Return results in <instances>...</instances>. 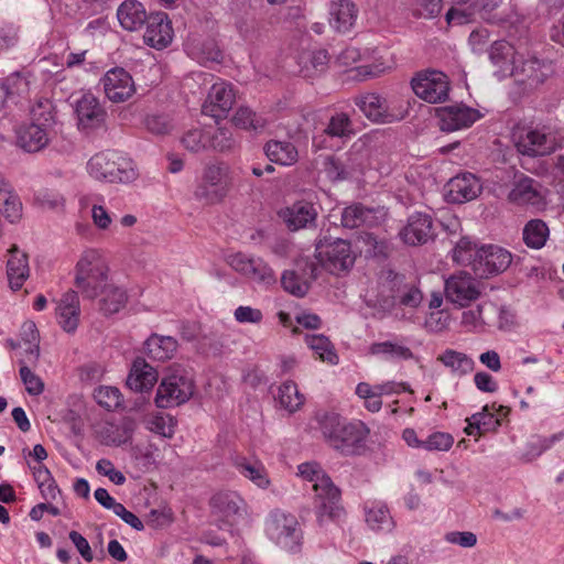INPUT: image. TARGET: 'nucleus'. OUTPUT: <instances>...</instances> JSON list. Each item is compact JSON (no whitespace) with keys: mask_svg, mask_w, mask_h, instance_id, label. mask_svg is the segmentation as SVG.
Returning <instances> with one entry per match:
<instances>
[{"mask_svg":"<svg viewBox=\"0 0 564 564\" xmlns=\"http://www.w3.org/2000/svg\"><path fill=\"white\" fill-rule=\"evenodd\" d=\"M489 58L497 66L500 76H507L519 59L516 57L514 47L506 41H496L490 47Z\"/></svg>","mask_w":564,"mask_h":564,"instance_id":"34","label":"nucleus"},{"mask_svg":"<svg viewBox=\"0 0 564 564\" xmlns=\"http://www.w3.org/2000/svg\"><path fill=\"white\" fill-rule=\"evenodd\" d=\"M305 341L307 346L318 354L319 358L323 361H327L328 364L335 365L338 361V356L336 355L329 339L324 335H307L305 337Z\"/></svg>","mask_w":564,"mask_h":564,"instance_id":"47","label":"nucleus"},{"mask_svg":"<svg viewBox=\"0 0 564 564\" xmlns=\"http://www.w3.org/2000/svg\"><path fill=\"white\" fill-rule=\"evenodd\" d=\"M156 381V370L144 359L137 358L127 378L128 387L133 391L143 392L152 389Z\"/></svg>","mask_w":564,"mask_h":564,"instance_id":"30","label":"nucleus"},{"mask_svg":"<svg viewBox=\"0 0 564 564\" xmlns=\"http://www.w3.org/2000/svg\"><path fill=\"white\" fill-rule=\"evenodd\" d=\"M194 393V381L184 371L177 370L162 379L155 395L158 408L167 409L187 402Z\"/></svg>","mask_w":564,"mask_h":564,"instance_id":"9","label":"nucleus"},{"mask_svg":"<svg viewBox=\"0 0 564 564\" xmlns=\"http://www.w3.org/2000/svg\"><path fill=\"white\" fill-rule=\"evenodd\" d=\"M175 425V419L171 415L164 414H156L148 422V427L151 432L167 438H171L174 435Z\"/></svg>","mask_w":564,"mask_h":564,"instance_id":"55","label":"nucleus"},{"mask_svg":"<svg viewBox=\"0 0 564 564\" xmlns=\"http://www.w3.org/2000/svg\"><path fill=\"white\" fill-rule=\"evenodd\" d=\"M144 24L147 25V30L143 40L147 45L156 50H163L171 44L173 40V29L166 13H151Z\"/></svg>","mask_w":564,"mask_h":564,"instance_id":"18","label":"nucleus"},{"mask_svg":"<svg viewBox=\"0 0 564 564\" xmlns=\"http://www.w3.org/2000/svg\"><path fill=\"white\" fill-rule=\"evenodd\" d=\"M479 180L471 173L458 174L446 184V197L449 202L463 204L476 198L481 192Z\"/></svg>","mask_w":564,"mask_h":564,"instance_id":"22","label":"nucleus"},{"mask_svg":"<svg viewBox=\"0 0 564 564\" xmlns=\"http://www.w3.org/2000/svg\"><path fill=\"white\" fill-rule=\"evenodd\" d=\"M235 102V94L230 85L216 83L212 86L203 105V113L219 119L226 116Z\"/></svg>","mask_w":564,"mask_h":564,"instance_id":"23","label":"nucleus"},{"mask_svg":"<svg viewBox=\"0 0 564 564\" xmlns=\"http://www.w3.org/2000/svg\"><path fill=\"white\" fill-rule=\"evenodd\" d=\"M517 150L529 156H543L556 149L555 138L539 130H527L516 137Z\"/></svg>","mask_w":564,"mask_h":564,"instance_id":"17","label":"nucleus"},{"mask_svg":"<svg viewBox=\"0 0 564 564\" xmlns=\"http://www.w3.org/2000/svg\"><path fill=\"white\" fill-rule=\"evenodd\" d=\"M263 151L271 162L281 165H292L299 159V152L290 141L270 140L264 144Z\"/></svg>","mask_w":564,"mask_h":564,"instance_id":"38","label":"nucleus"},{"mask_svg":"<svg viewBox=\"0 0 564 564\" xmlns=\"http://www.w3.org/2000/svg\"><path fill=\"white\" fill-rule=\"evenodd\" d=\"M183 145L191 152L208 149V130L193 129L182 138Z\"/></svg>","mask_w":564,"mask_h":564,"instance_id":"56","label":"nucleus"},{"mask_svg":"<svg viewBox=\"0 0 564 564\" xmlns=\"http://www.w3.org/2000/svg\"><path fill=\"white\" fill-rule=\"evenodd\" d=\"M323 132L327 137L341 140L350 139L355 135L354 123L350 117L345 112L333 115Z\"/></svg>","mask_w":564,"mask_h":564,"instance_id":"45","label":"nucleus"},{"mask_svg":"<svg viewBox=\"0 0 564 564\" xmlns=\"http://www.w3.org/2000/svg\"><path fill=\"white\" fill-rule=\"evenodd\" d=\"M366 522L373 531L390 532L394 521L386 506H373L366 510Z\"/></svg>","mask_w":564,"mask_h":564,"instance_id":"46","label":"nucleus"},{"mask_svg":"<svg viewBox=\"0 0 564 564\" xmlns=\"http://www.w3.org/2000/svg\"><path fill=\"white\" fill-rule=\"evenodd\" d=\"M20 336L25 344L31 345L26 350V354L30 356V360L33 359L36 361L40 356V334L35 323L32 321H25L20 328Z\"/></svg>","mask_w":564,"mask_h":564,"instance_id":"51","label":"nucleus"},{"mask_svg":"<svg viewBox=\"0 0 564 564\" xmlns=\"http://www.w3.org/2000/svg\"><path fill=\"white\" fill-rule=\"evenodd\" d=\"M299 475L313 482L314 509L318 524L335 521L344 514L340 503V490L334 485L330 477L317 463H303L299 465Z\"/></svg>","mask_w":564,"mask_h":564,"instance_id":"2","label":"nucleus"},{"mask_svg":"<svg viewBox=\"0 0 564 564\" xmlns=\"http://www.w3.org/2000/svg\"><path fill=\"white\" fill-rule=\"evenodd\" d=\"M120 156L118 153H98L88 161L87 170L94 178L111 183Z\"/></svg>","mask_w":564,"mask_h":564,"instance_id":"37","label":"nucleus"},{"mask_svg":"<svg viewBox=\"0 0 564 564\" xmlns=\"http://www.w3.org/2000/svg\"><path fill=\"white\" fill-rule=\"evenodd\" d=\"M438 126L442 131H456L468 128L480 118L477 109L463 104L440 107L436 109Z\"/></svg>","mask_w":564,"mask_h":564,"instance_id":"15","label":"nucleus"},{"mask_svg":"<svg viewBox=\"0 0 564 564\" xmlns=\"http://www.w3.org/2000/svg\"><path fill=\"white\" fill-rule=\"evenodd\" d=\"M279 216L290 230L295 231L314 224L317 212L312 203L301 200L280 210Z\"/></svg>","mask_w":564,"mask_h":564,"instance_id":"26","label":"nucleus"},{"mask_svg":"<svg viewBox=\"0 0 564 564\" xmlns=\"http://www.w3.org/2000/svg\"><path fill=\"white\" fill-rule=\"evenodd\" d=\"M444 293L447 301L459 307H467L481 294L478 283L467 272L451 275L445 281Z\"/></svg>","mask_w":564,"mask_h":564,"instance_id":"12","label":"nucleus"},{"mask_svg":"<svg viewBox=\"0 0 564 564\" xmlns=\"http://www.w3.org/2000/svg\"><path fill=\"white\" fill-rule=\"evenodd\" d=\"M145 127L149 132L156 135H164L172 131L173 124L165 115H151L145 118Z\"/></svg>","mask_w":564,"mask_h":564,"instance_id":"62","label":"nucleus"},{"mask_svg":"<svg viewBox=\"0 0 564 564\" xmlns=\"http://www.w3.org/2000/svg\"><path fill=\"white\" fill-rule=\"evenodd\" d=\"M329 62L325 50L306 53L301 56V73L304 77H313L326 70Z\"/></svg>","mask_w":564,"mask_h":564,"instance_id":"44","label":"nucleus"},{"mask_svg":"<svg viewBox=\"0 0 564 564\" xmlns=\"http://www.w3.org/2000/svg\"><path fill=\"white\" fill-rule=\"evenodd\" d=\"M94 398L106 410H115L121 405V392L115 387H99L95 390Z\"/></svg>","mask_w":564,"mask_h":564,"instance_id":"54","label":"nucleus"},{"mask_svg":"<svg viewBox=\"0 0 564 564\" xmlns=\"http://www.w3.org/2000/svg\"><path fill=\"white\" fill-rule=\"evenodd\" d=\"M453 259L458 264L470 267L476 276L487 279L506 271L512 256L501 247L489 245L477 248L467 238H462L454 248Z\"/></svg>","mask_w":564,"mask_h":564,"instance_id":"1","label":"nucleus"},{"mask_svg":"<svg viewBox=\"0 0 564 564\" xmlns=\"http://www.w3.org/2000/svg\"><path fill=\"white\" fill-rule=\"evenodd\" d=\"M0 204L2 215L11 224H17L22 218V203L12 186L3 178L0 180Z\"/></svg>","mask_w":564,"mask_h":564,"instance_id":"39","label":"nucleus"},{"mask_svg":"<svg viewBox=\"0 0 564 564\" xmlns=\"http://www.w3.org/2000/svg\"><path fill=\"white\" fill-rule=\"evenodd\" d=\"M75 112L79 130L86 133L98 130L106 123L107 111L91 94H85L77 100Z\"/></svg>","mask_w":564,"mask_h":564,"instance_id":"13","label":"nucleus"},{"mask_svg":"<svg viewBox=\"0 0 564 564\" xmlns=\"http://www.w3.org/2000/svg\"><path fill=\"white\" fill-rule=\"evenodd\" d=\"M552 72L551 63L530 57L521 62L518 61L509 75L519 86L523 87V91L528 93L540 87Z\"/></svg>","mask_w":564,"mask_h":564,"instance_id":"11","label":"nucleus"},{"mask_svg":"<svg viewBox=\"0 0 564 564\" xmlns=\"http://www.w3.org/2000/svg\"><path fill=\"white\" fill-rule=\"evenodd\" d=\"M377 210L366 207L360 203L351 204L341 212V225L345 228L354 229L361 226L373 227L378 225Z\"/></svg>","mask_w":564,"mask_h":564,"instance_id":"31","label":"nucleus"},{"mask_svg":"<svg viewBox=\"0 0 564 564\" xmlns=\"http://www.w3.org/2000/svg\"><path fill=\"white\" fill-rule=\"evenodd\" d=\"M236 127L245 130H261L265 127L267 120L257 115L248 107H240L232 117Z\"/></svg>","mask_w":564,"mask_h":564,"instance_id":"48","label":"nucleus"},{"mask_svg":"<svg viewBox=\"0 0 564 564\" xmlns=\"http://www.w3.org/2000/svg\"><path fill=\"white\" fill-rule=\"evenodd\" d=\"M370 352L372 355H388L392 359L408 360L413 357L410 348L392 341L373 343L370 346Z\"/></svg>","mask_w":564,"mask_h":564,"instance_id":"49","label":"nucleus"},{"mask_svg":"<svg viewBox=\"0 0 564 564\" xmlns=\"http://www.w3.org/2000/svg\"><path fill=\"white\" fill-rule=\"evenodd\" d=\"M29 272L28 256L20 252L19 249L13 246L10 249V258L7 262V275L10 288L13 291L20 290L24 281L29 278Z\"/></svg>","mask_w":564,"mask_h":564,"instance_id":"33","label":"nucleus"},{"mask_svg":"<svg viewBox=\"0 0 564 564\" xmlns=\"http://www.w3.org/2000/svg\"><path fill=\"white\" fill-rule=\"evenodd\" d=\"M454 443V438L448 433L435 432L431 434L423 444L426 451H448Z\"/></svg>","mask_w":564,"mask_h":564,"instance_id":"63","label":"nucleus"},{"mask_svg":"<svg viewBox=\"0 0 564 564\" xmlns=\"http://www.w3.org/2000/svg\"><path fill=\"white\" fill-rule=\"evenodd\" d=\"M104 91L112 102H123L134 93V83L123 68H112L101 79Z\"/></svg>","mask_w":564,"mask_h":564,"instance_id":"20","label":"nucleus"},{"mask_svg":"<svg viewBox=\"0 0 564 564\" xmlns=\"http://www.w3.org/2000/svg\"><path fill=\"white\" fill-rule=\"evenodd\" d=\"M100 296L98 305L99 312L105 316H110L122 310L128 301L127 292L112 283H105L99 290Z\"/></svg>","mask_w":564,"mask_h":564,"instance_id":"32","label":"nucleus"},{"mask_svg":"<svg viewBox=\"0 0 564 564\" xmlns=\"http://www.w3.org/2000/svg\"><path fill=\"white\" fill-rule=\"evenodd\" d=\"M550 230L542 219L529 220L522 230L523 242L531 249L539 250L545 246Z\"/></svg>","mask_w":564,"mask_h":564,"instance_id":"41","label":"nucleus"},{"mask_svg":"<svg viewBox=\"0 0 564 564\" xmlns=\"http://www.w3.org/2000/svg\"><path fill=\"white\" fill-rule=\"evenodd\" d=\"M235 466L243 477L248 478L259 488L265 489L270 486L267 469L261 462L239 457L235 460Z\"/></svg>","mask_w":564,"mask_h":564,"instance_id":"40","label":"nucleus"},{"mask_svg":"<svg viewBox=\"0 0 564 564\" xmlns=\"http://www.w3.org/2000/svg\"><path fill=\"white\" fill-rule=\"evenodd\" d=\"M232 185L231 171L228 164L218 162L204 169L202 181L197 185L194 196L207 205L221 203L228 195Z\"/></svg>","mask_w":564,"mask_h":564,"instance_id":"7","label":"nucleus"},{"mask_svg":"<svg viewBox=\"0 0 564 564\" xmlns=\"http://www.w3.org/2000/svg\"><path fill=\"white\" fill-rule=\"evenodd\" d=\"M275 400L280 408L289 413H294L304 403V397L299 392L297 386L293 381H286L279 387Z\"/></svg>","mask_w":564,"mask_h":564,"instance_id":"42","label":"nucleus"},{"mask_svg":"<svg viewBox=\"0 0 564 564\" xmlns=\"http://www.w3.org/2000/svg\"><path fill=\"white\" fill-rule=\"evenodd\" d=\"M20 377L29 394L39 395L44 391L43 381L23 361H21Z\"/></svg>","mask_w":564,"mask_h":564,"instance_id":"59","label":"nucleus"},{"mask_svg":"<svg viewBox=\"0 0 564 564\" xmlns=\"http://www.w3.org/2000/svg\"><path fill=\"white\" fill-rule=\"evenodd\" d=\"M109 267L98 249L89 248L82 252L76 265L74 285L88 300H95L101 286L108 282Z\"/></svg>","mask_w":564,"mask_h":564,"instance_id":"4","label":"nucleus"},{"mask_svg":"<svg viewBox=\"0 0 564 564\" xmlns=\"http://www.w3.org/2000/svg\"><path fill=\"white\" fill-rule=\"evenodd\" d=\"M137 171L131 160L120 156L117 162L111 183H129L135 180Z\"/></svg>","mask_w":564,"mask_h":564,"instance_id":"61","label":"nucleus"},{"mask_svg":"<svg viewBox=\"0 0 564 564\" xmlns=\"http://www.w3.org/2000/svg\"><path fill=\"white\" fill-rule=\"evenodd\" d=\"M415 18L433 19L441 13L442 0H408Z\"/></svg>","mask_w":564,"mask_h":564,"instance_id":"52","label":"nucleus"},{"mask_svg":"<svg viewBox=\"0 0 564 564\" xmlns=\"http://www.w3.org/2000/svg\"><path fill=\"white\" fill-rule=\"evenodd\" d=\"M210 506L224 517H241L246 512L245 500L235 491H219L210 499Z\"/></svg>","mask_w":564,"mask_h":564,"instance_id":"35","label":"nucleus"},{"mask_svg":"<svg viewBox=\"0 0 564 564\" xmlns=\"http://www.w3.org/2000/svg\"><path fill=\"white\" fill-rule=\"evenodd\" d=\"M137 422L131 416H122L118 421H106L99 425L97 435L107 446H120L131 441Z\"/></svg>","mask_w":564,"mask_h":564,"instance_id":"19","label":"nucleus"},{"mask_svg":"<svg viewBox=\"0 0 564 564\" xmlns=\"http://www.w3.org/2000/svg\"><path fill=\"white\" fill-rule=\"evenodd\" d=\"M149 15L144 6L138 0H126L117 10L120 25L130 32L140 30L148 21Z\"/></svg>","mask_w":564,"mask_h":564,"instance_id":"28","label":"nucleus"},{"mask_svg":"<svg viewBox=\"0 0 564 564\" xmlns=\"http://www.w3.org/2000/svg\"><path fill=\"white\" fill-rule=\"evenodd\" d=\"M177 349V340L171 336L151 335L144 343L147 356L153 360L171 359Z\"/></svg>","mask_w":564,"mask_h":564,"instance_id":"36","label":"nucleus"},{"mask_svg":"<svg viewBox=\"0 0 564 564\" xmlns=\"http://www.w3.org/2000/svg\"><path fill=\"white\" fill-rule=\"evenodd\" d=\"M229 264L253 283L270 285L275 282L273 270L261 258H249L243 253H236L230 257Z\"/></svg>","mask_w":564,"mask_h":564,"instance_id":"14","label":"nucleus"},{"mask_svg":"<svg viewBox=\"0 0 564 564\" xmlns=\"http://www.w3.org/2000/svg\"><path fill=\"white\" fill-rule=\"evenodd\" d=\"M400 236L405 243L411 246L426 243L434 237L432 217L422 213L412 215Z\"/></svg>","mask_w":564,"mask_h":564,"instance_id":"24","label":"nucleus"},{"mask_svg":"<svg viewBox=\"0 0 564 564\" xmlns=\"http://www.w3.org/2000/svg\"><path fill=\"white\" fill-rule=\"evenodd\" d=\"M172 521L173 513L169 508L153 509L145 518L147 524L153 529H162L172 523Z\"/></svg>","mask_w":564,"mask_h":564,"instance_id":"64","label":"nucleus"},{"mask_svg":"<svg viewBox=\"0 0 564 564\" xmlns=\"http://www.w3.org/2000/svg\"><path fill=\"white\" fill-rule=\"evenodd\" d=\"M329 23L340 33H346L354 26L358 9L351 0H337L332 2L329 9Z\"/></svg>","mask_w":564,"mask_h":564,"instance_id":"29","label":"nucleus"},{"mask_svg":"<svg viewBox=\"0 0 564 564\" xmlns=\"http://www.w3.org/2000/svg\"><path fill=\"white\" fill-rule=\"evenodd\" d=\"M315 257L329 273H347L356 261V253L348 240L321 237L315 243Z\"/></svg>","mask_w":564,"mask_h":564,"instance_id":"6","label":"nucleus"},{"mask_svg":"<svg viewBox=\"0 0 564 564\" xmlns=\"http://www.w3.org/2000/svg\"><path fill=\"white\" fill-rule=\"evenodd\" d=\"M356 106L371 121L392 122L395 117L389 112L387 100L376 93H367L355 98Z\"/></svg>","mask_w":564,"mask_h":564,"instance_id":"25","label":"nucleus"},{"mask_svg":"<svg viewBox=\"0 0 564 564\" xmlns=\"http://www.w3.org/2000/svg\"><path fill=\"white\" fill-rule=\"evenodd\" d=\"M236 140L232 132L226 128L208 130V148L219 152L230 151L235 148Z\"/></svg>","mask_w":564,"mask_h":564,"instance_id":"50","label":"nucleus"},{"mask_svg":"<svg viewBox=\"0 0 564 564\" xmlns=\"http://www.w3.org/2000/svg\"><path fill=\"white\" fill-rule=\"evenodd\" d=\"M32 116L34 122L17 129V145L29 153L39 152L48 144V128L54 123L52 106L48 102H39L32 109Z\"/></svg>","mask_w":564,"mask_h":564,"instance_id":"5","label":"nucleus"},{"mask_svg":"<svg viewBox=\"0 0 564 564\" xmlns=\"http://www.w3.org/2000/svg\"><path fill=\"white\" fill-rule=\"evenodd\" d=\"M316 420L325 441L344 455L354 454L368 433L362 423L347 422L334 412L317 413Z\"/></svg>","mask_w":564,"mask_h":564,"instance_id":"3","label":"nucleus"},{"mask_svg":"<svg viewBox=\"0 0 564 564\" xmlns=\"http://www.w3.org/2000/svg\"><path fill=\"white\" fill-rule=\"evenodd\" d=\"M423 301V293L413 283L406 282L400 297L398 299V306H404L409 308H416Z\"/></svg>","mask_w":564,"mask_h":564,"instance_id":"60","label":"nucleus"},{"mask_svg":"<svg viewBox=\"0 0 564 564\" xmlns=\"http://www.w3.org/2000/svg\"><path fill=\"white\" fill-rule=\"evenodd\" d=\"M437 359L458 376H465L475 368V361L470 357L453 349L445 350Z\"/></svg>","mask_w":564,"mask_h":564,"instance_id":"43","label":"nucleus"},{"mask_svg":"<svg viewBox=\"0 0 564 564\" xmlns=\"http://www.w3.org/2000/svg\"><path fill=\"white\" fill-rule=\"evenodd\" d=\"M368 305L376 311V316L383 318L392 313V311L398 306V301L392 295L382 291L379 286V292L376 296V300L373 303H368Z\"/></svg>","mask_w":564,"mask_h":564,"instance_id":"57","label":"nucleus"},{"mask_svg":"<svg viewBox=\"0 0 564 564\" xmlns=\"http://www.w3.org/2000/svg\"><path fill=\"white\" fill-rule=\"evenodd\" d=\"M508 199L510 203L518 206L541 208L544 205L541 185L535 180L524 175L514 182L508 195Z\"/></svg>","mask_w":564,"mask_h":564,"instance_id":"21","label":"nucleus"},{"mask_svg":"<svg viewBox=\"0 0 564 564\" xmlns=\"http://www.w3.org/2000/svg\"><path fill=\"white\" fill-rule=\"evenodd\" d=\"M267 534L276 545L289 551L300 550L302 531L295 516L275 510L270 514Z\"/></svg>","mask_w":564,"mask_h":564,"instance_id":"8","label":"nucleus"},{"mask_svg":"<svg viewBox=\"0 0 564 564\" xmlns=\"http://www.w3.org/2000/svg\"><path fill=\"white\" fill-rule=\"evenodd\" d=\"M556 441V435H552L551 437H536L535 440L530 441L527 444V449L525 453L523 454L525 462H532L533 459L539 457L543 452L549 449Z\"/></svg>","mask_w":564,"mask_h":564,"instance_id":"58","label":"nucleus"},{"mask_svg":"<svg viewBox=\"0 0 564 564\" xmlns=\"http://www.w3.org/2000/svg\"><path fill=\"white\" fill-rule=\"evenodd\" d=\"M411 87L419 98L430 104L445 101L449 93L447 76L437 70L417 73L411 80Z\"/></svg>","mask_w":564,"mask_h":564,"instance_id":"10","label":"nucleus"},{"mask_svg":"<svg viewBox=\"0 0 564 564\" xmlns=\"http://www.w3.org/2000/svg\"><path fill=\"white\" fill-rule=\"evenodd\" d=\"M301 272L295 270L285 271L281 278L283 289L297 296H304L310 289L311 282L314 281L319 273V267L313 261H301L297 263Z\"/></svg>","mask_w":564,"mask_h":564,"instance_id":"16","label":"nucleus"},{"mask_svg":"<svg viewBox=\"0 0 564 564\" xmlns=\"http://www.w3.org/2000/svg\"><path fill=\"white\" fill-rule=\"evenodd\" d=\"M79 312L78 292L67 291L56 308L58 324L65 332L73 333L76 330L79 322Z\"/></svg>","mask_w":564,"mask_h":564,"instance_id":"27","label":"nucleus"},{"mask_svg":"<svg viewBox=\"0 0 564 564\" xmlns=\"http://www.w3.org/2000/svg\"><path fill=\"white\" fill-rule=\"evenodd\" d=\"M406 284V279L403 274L397 273L392 270H387L382 273L380 288L382 291L392 295L397 301Z\"/></svg>","mask_w":564,"mask_h":564,"instance_id":"53","label":"nucleus"}]
</instances>
